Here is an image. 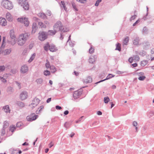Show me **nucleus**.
I'll return each instance as SVG.
<instances>
[{
  "label": "nucleus",
  "mask_w": 154,
  "mask_h": 154,
  "mask_svg": "<svg viewBox=\"0 0 154 154\" xmlns=\"http://www.w3.org/2000/svg\"><path fill=\"white\" fill-rule=\"evenodd\" d=\"M40 101V100L39 99L35 97L32 100V103L29 106H30L31 105H34V106H33V107H34L39 104Z\"/></svg>",
  "instance_id": "nucleus-10"
},
{
  "label": "nucleus",
  "mask_w": 154,
  "mask_h": 154,
  "mask_svg": "<svg viewBox=\"0 0 154 154\" xmlns=\"http://www.w3.org/2000/svg\"><path fill=\"white\" fill-rule=\"evenodd\" d=\"M9 126V123L8 122L5 121L4 122L3 128L6 129Z\"/></svg>",
  "instance_id": "nucleus-34"
},
{
  "label": "nucleus",
  "mask_w": 154,
  "mask_h": 154,
  "mask_svg": "<svg viewBox=\"0 0 154 154\" xmlns=\"http://www.w3.org/2000/svg\"><path fill=\"white\" fill-rule=\"evenodd\" d=\"M136 13V11H134V15L132 16L130 18V21H131L132 20H134L136 18V17L137 16L136 14H135Z\"/></svg>",
  "instance_id": "nucleus-32"
},
{
  "label": "nucleus",
  "mask_w": 154,
  "mask_h": 154,
  "mask_svg": "<svg viewBox=\"0 0 154 154\" xmlns=\"http://www.w3.org/2000/svg\"><path fill=\"white\" fill-rule=\"evenodd\" d=\"M40 16L43 19H47V17L46 15L44 13H41L40 14Z\"/></svg>",
  "instance_id": "nucleus-33"
},
{
  "label": "nucleus",
  "mask_w": 154,
  "mask_h": 154,
  "mask_svg": "<svg viewBox=\"0 0 154 154\" xmlns=\"http://www.w3.org/2000/svg\"><path fill=\"white\" fill-rule=\"evenodd\" d=\"M143 32L144 33L147 34L148 32V30L146 27H144L143 29Z\"/></svg>",
  "instance_id": "nucleus-46"
},
{
  "label": "nucleus",
  "mask_w": 154,
  "mask_h": 154,
  "mask_svg": "<svg viewBox=\"0 0 154 154\" xmlns=\"http://www.w3.org/2000/svg\"><path fill=\"white\" fill-rule=\"evenodd\" d=\"M38 29L37 24L35 23H33L32 26V33L33 34L35 33Z\"/></svg>",
  "instance_id": "nucleus-13"
},
{
  "label": "nucleus",
  "mask_w": 154,
  "mask_h": 154,
  "mask_svg": "<svg viewBox=\"0 0 154 154\" xmlns=\"http://www.w3.org/2000/svg\"><path fill=\"white\" fill-rule=\"evenodd\" d=\"M0 78L1 79V80L2 81V82H6L7 81L4 78L2 77H1L0 76Z\"/></svg>",
  "instance_id": "nucleus-60"
},
{
  "label": "nucleus",
  "mask_w": 154,
  "mask_h": 154,
  "mask_svg": "<svg viewBox=\"0 0 154 154\" xmlns=\"http://www.w3.org/2000/svg\"><path fill=\"white\" fill-rule=\"evenodd\" d=\"M18 3L24 10H28L29 9V4L26 0H18Z\"/></svg>",
  "instance_id": "nucleus-3"
},
{
  "label": "nucleus",
  "mask_w": 154,
  "mask_h": 154,
  "mask_svg": "<svg viewBox=\"0 0 154 154\" xmlns=\"http://www.w3.org/2000/svg\"><path fill=\"white\" fill-rule=\"evenodd\" d=\"M133 44L134 45H137L139 43V38L136 37L133 41Z\"/></svg>",
  "instance_id": "nucleus-26"
},
{
  "label": "nucleus",
  "mask_w": 154,
  "mask_h": 154,
  "mask_svg": "<svg viewBox=\"0 0 154 154\" xmlns=\"http://www.w3.org/2000/svg\"><path fill=\"white\" fill-rule=\"evenodd\" d=\"M57 32V31L56 30H55V29H54V30H49L47 34L48 35H55Z\"/></svg>",
  "instance_id": "nucleus-20"
},
{
  "label": "nucleus",
  "mask_w": 154,
  "mask_h": 154,
  "mask_svg": "<svg viewBox=\"0 0 154 154\" xmlns=\"http://www.w3.org/2000/svg\"><path fill=\"white\" fill-rule=\"evenodd\" d=\"M69 43V45L71 47H73L74 46V44L71 41L69 42H68Z\"/></svg>",
  "instance_id": "nucleus-62"
},
{
  "label": "nucleus",
  "mask_w": 154,
  "mask_h": 154,
  "mask_svg": "<svg viewBox=\"0 0 154 154\" xmlns=\"http://www.w3.org/2000/svg\"><path fill=\"white\" fill-rule=\"evenodd\" d=\"M28 67L26 65L23 66L21 69V72L22 73H24L28 71Z\"/></svg>",
  "instance_id": "nucleus-12"
},
{
  "label": "nucleus",
  "mask_w": 154,
  "mask_h": 154,
  "mask_svg": "<svg viewBox=\"0 0 154 154\" xmlns=\"http://www.w3.org/2000/svg\"><path fill=\"white\" fill-rule=\"evenodd\" d=\"M77 1L82 3H85L86 2V0H76Z\"/></svg>",
  "instance_id": "nucleus-56"
},
{
  "label": "nucleus",
  "mask_w": 154,
  "mask_h": 154,
  "mask_svg": "<svg viewBox=\"0 0 154 154\" xmlns=\"http://www.w3.org/2000/svg\"><path fill=\"white\" fill-rule=\"evenodd\" d=\"M146 52L145 51H142L139 54L143 56L146 55Z\"/></svg>",
  "instance_id": "nucleus-54"
},
{
  "label": "nucleus",
  "mask_w": 154,
  "mask_h": 154,
  "mask_svg": "<svg viewBox=\"0 0 154 154\" xmlns=\"http://www.w3.org/2000/svg\"><path fill=\"white\" fill-rule=\"evenodd\" d=\"M109 98L108 97H104V101L106 103H107L109 101Z\"/></svg>",
  "instance_id": "nucleus-35"
},
{
  "label": "nucleus",
  "mask_w": 154,
  "mask_h": 154,
  "mask_svg": "<svg viewBox=\"0 0 154 154\" xmlns=\"http://www.w3.org/2000/svg\"><path fill=\"white\" fill-rule=\"evenodd\" d=\"M46 14L49 16L51 15V11L49 10H47L46 12Z\"/></svg>",
  "instance_id": "nucleus-58"
},
{
  "label": "nucleus",
  "mask_w": 154,
  "mask_h": 154,
  "mask_svg": "<svg viewBox=\"0 0 154 154\" xmlns=\"http://www.w3.org/2000/svg\"><path fill=\"white\" fill-rule=\"evenodd\" d=\"M50 69L51 70V72L53 73H54L56 71V68L54 66H50Z\"/></svg>",
  "instance_id": "nucleus-29"
},
{
  "label": "nucleus",
  "mask_w": 154,
  "mask_h": 154,
  "mask_svg": "<svg viewBox=\"0 0 154 154\" xmlns=\"http://www.w3.org/2000/svg\"><path fill=\"white\" fill-rule=\"evenodd\" d=\"M10 37L11 39L16 38V36L14 34V31L13 30H11L10 31Z\"/></svg>",
  "instance_id": "nucleus-23"
},
{
  "label": "nucleus",
  "mask_w": 154,
  "mask_h": 154,
  "mask_svg": "<svg viewBox=\"0 0 154 154\" xmlns=\"http://www.w3.org/2000/svg\"><path fill=\"white\" fill-rule=\"evenodd\" d=\"M116 48L115 49L116 50H117L119 51H121V45L120 44L118 43L116 45Z\"/></svg>",
  "instance_id": "nucleus-27"
},
{
  "label": "nucleus",
  "mask_w": 154,
  "mask_h": 154,
  "mask_svg": "<svg viewBox=\"0 0 154 154\" xmlns=\"http://www.w3.org/2000/svg\"><path fill=\"white\" fill-rule=\"evenodd\" d=\"M22 36L20 35L17 42L18 45L20 46L23 45L25 43L26 40L22 37Z\"/></svg>",
  "instance_id": "nucleus-6"
},
{
  "label": "nucleus",
  "mask_w": 154,
  "mask_h": 154,
  "mask_svg": "<svg viewBox=\"0 0 154 154\" xmlns=\"http://www.w3.org/2000/svg\"><path fill=\"white\" fill-rule=\"evenodd\" d=\"M28 97L27 93L26 91H23L22 92L20 95V98L22 100H23L26 99Z\"/></svg>",
  "instance_id": "nucleus-8"
},
{
  "label": "nucleus",
  "mask_w": 154,
  "mask_h": 154,
  "mask_svg": "<svg viewBox=\"0 0 154 154\" xmlns=\"http://www.w3.org/2000/svg\"><path fill=\"white\" fill-rule=\"evenodd\" d=\"M50 74V72L48 70L45 71L44 72V75L46 76L49 75Z\"/></svg>",
  "instance_id": "nucleus-45"
},
{
  "label": "nucleus",
  "mask_w": 154,
  "mask_h": 154,
  "mask_svg": "<svg viewBox=\"0 0 154 154\" xmlns=\"http://www.w3.org/2000/svg\"><path fill=\"white\" fill-rule=\"evenodd\" d=\"M94 48H92V47L91 46V48L89 49V52L90 54H91L94 52Z\"/></svg>",
  "instance_id": "nucleus-44"
},
{
  "label": "nucleus",
  "mask_w": 154,
  "mask_h": 154,
  "mask_svg": "<svg viewBox=\"0 0 154 154\" xmlns=\"http://www.w3.org/2000/svg\"><path fill=\"white\" fill-rule=\"evenodd\" d=\"M133 57L134 60L136 61H139V60L140 58L138 55H134Z\"/></svg>",
  "instance_id": "nucleus-36"
},
{
  "label": "nucleus",
  "mask_w": 154,
  "mask_h": 154,
  "mask_svg": "<svg viewBox=\"0 0 154 154\" xmlns=\"http://www.w3.org/2000/svg\"><path fill=\"white\" fill-rule=\"evenodd\" d=\"M6 17L8 21H12L13 20L12 17L10 13H7Z\"/></svg>",
  "instance_id": "nucleus-17"
},
{
  "label": "nucleus",
  "mask_w": 154,
  "mask_h": 154,
  "mask_svg": "<svg viewBox=\"0 0 154 154\" xmlns=\"http://www.w3.org/2000/svg\"><path fill=\"white\" fill-rule=\"evenodd\" d=\"M11 73L14 74L17 72V70L15 69H12L11 70Z\"/></svg>",
  "instance_id": "nucleus-55"
},
{
  "label": "nucleus",
  "mask_w": 154,
  "mask_h": 154,
  "mask_svg": "<svg viewBox=\"0 0 154 154\" xmlns=\"http://www.w3.org/2000/svg\"><path fill=\"white\" fill-rule=\"evenodd\" d=\"M15 39L16 38L11 39V40L10 41V42L12 45H13L15 44L16 42Z\"/></svg>",
  "instance_id": "nucleus-37"
},
{
  "label": "nucleus",
  "mask_w": 154,
  "mask_h": 154,
  "mask_svg": "<svg viewBox=\"0 0 154 154\" xmlns=\"http://www.w3.org/2000/svg\"><path fill=\"white\" fill-rule=\"evenodd\" d=\"M128 73V72L127 71H117V73L118 74H121L123 73L127 74Z\"/></svg>",
  "instance_id": "nucleus-51"
},
{
  "label": "nucleus",
  "mask_w": 154,
  "mask_h": 154,
  "mask_svg": "<svg viewBox=\"0 0 154 154\" xmlns=\"http://www.w3.org/2000/svg\"><path fill=\"white\" fill-rule=\"evenodd\" d=\"M5 69V67L4 65L0 66V72L4 71Z\"/></svg>",
  "instance_id": "nucleus-47"
},
{
  "label": "nucleus",
  "mask_w": 154,
  "mask_h": 154,
  "mask_svg": "<svg viewBox=\"0 0 154 154\" xmlns=\"http://www.w3.org/2000/svg\"><path fill=\"white\" fill-rule=\"evenodd\" d=\"M5 129L3 128L2 129L1 135L2 136H3L5 134Z\"/></svg>",
  "instance_id": "nucleus-53"
},
{
  "label": "nucleus",
  "mask_w": 154,
  "mask_h": 154,
  "mask_svg": "<svg viewBox=\"0 0 154 154\" xmlns=\"http://www.w3.org/2000/svg\"><path fill=\"white\" fill-rule=\"evenodd\" d=\"M12 88L11 87H8L7 89V91L8 92H12Z\"/></svg>",
  "instance_id": "nucleus-59"
},
{
  "label": "nucleus",
  "mask_w": 154,
  "mask_h": 154,
  "mask_svg": "<svg viewBox=\"0 0 154 154\" xmlns=\"http://www.w3.org/2000/svg\"><path fill=\"white\" fill-rule=\"evenodd\" d=\"M50 45L48 43L46 44L44 47V50L46 51H47L48 49H49Z\"/></svg>",
  "instance_id": "nucleus-28"
},
{
  "label": "nucleus",
  "mask_w": 154,
  "mask_h": 154,
  "mask_svg": "<svg viewBox=\"0 0 154 154\" xmlns=\"http://www.w3.org/2000/svg\"><path fill=\"white\" fill-rule=\"evenodd\" d=\"M16 104L18 106L21 108L25 106L24 103L21 101H17Z\"/></svg>",
  "instance_id": "nucleus-19"
},
{
  "label": "nucleus",
  "mask_w": 154,
  "mask_h": 154,
  "mask_svg": "<svg viewBox=\"0 0 154 154\" xmlns=\"http://www.w3.org/2000/svg\"><path fill=\"white\" fill-rule=\"evenodd\" d=\"M56 109L57 110H60L61 109L62 107L58 105L56 106H55Z\"/></svg>",
  "instance_id": "nucleus-63"
},
{
  "label": "nucleus",
  "mask_w": 154,
  "mask_h": 154,
  "mask_svg": "<svg viewBox=\"0 0 154 154\" xmlns=\"http://www.w3.org/2000/svg\"><path fill=\"white\" fill-rule=\"evenodd\" d=\"M16 129V127L15 126L11 127V126H10L9 130L12 132H13Z\"/></svg>",
  "instance_id": "nucleus-40"
},
{
  "label": "nucleus",
  "mask_w": 154,
  "mask_h": 154,
  "mask_svg": "<svg viewBox=\"0 0 154 154\" xmlns=\"http://www.w3.org/2000/svg\"><path fill=\"white\" fill-rule=\"evenodd\" d=\"M102 1V0H97L96 2V3L95 4V5L96 6H98L99 5V3L101 2Z\"/></svg>",
  "instance_id": "nucleus-52"
},
{
  "label": "nucleus",
  "mask_w": 154,
  "mask_h": 154,
  "mask_svg": "<svg viewBox=\"0 0 154 154\" xmlns=\"http://www.w3.org/2000/svg\"><path fill=\"white\" fill-rule=\"evenodd\" d=\"M64 127L66 128H68L69 126V123L66 122L64 124Z\"/></svg>",
  "instance_id": "nucleus-57"
},
{
  "label": "nucleus",
  "mask_w": 154,
  "mask_h": 154,
  "mask_svg": "<svg viewBox=\"0 0 154 154\" xmlns=\"http://www.w3.org/2000/svg\"><path fill=\"white\" fill-rule=\"evenodd\" d=\"M92 82V78L90 76H88L87 78L83 80L84 83H88Z\"/></svg>",
  "instance_id": "nucleus-16"
},
{
  "label": "nucleus",
  "mask_w": 154,
  "mask_h": 154,
  "mask_svg": "<svg viewBox=\"0 0 154 154\" xmlns=\"http://www.w3.org/2000/svg\"><path fill=\"white\" fill-rule=\"evenodd\" d=\"M53 28L54 29H55V30L57 31H60L63 32H65L69 31L68 28L63 26L61 22L60 21H58L54 24Z\"/></svg>",
  "instance_id": "nucleus-1"
},
{
  "label": "nucleus",
  "mask_w": 154,
  "mask_h": 154,
  "mask_svg": "<svg viewBox=\"0 0 154 154\" xmlns=\"http://www.w3.org/2000/svg\"><path fill=\"white\" fill-rule=\"evenodd\" d=\"M133 60L134 59L133 57H130L128 59L130 63H132Z\"/></svg>",
  "instance_id": "nucleus-61"
},
{
  "label": "nucleus",
  "mask_w": 154,
  "mask_h": 154,
  "mask_svg": "<svg viewBox=\"0 0 154 154\" xmlns=\"http://www.w3.org/2000/svg\"><path fill=\"white\" fill-rule=\"evenodd\" d=\"M97 58L96 55L91 56L89 59V62L90 63H93L95 61L96 59Z\"/></svg>",
  "instance_id": "nucleus-15"
},
{
  "label": "nucleus",
  "mask_w": 154,
  "mask_h": 154,
  "mask_svg": "<svg viewBox=\"0 0 154 154\" xmlns=\"http://www.w3.org/2000/svg\"><path fill=\"white\" fill-rule=\"evenodd\" d=\"M47 63L45 64V66L48 69V68H50V66H51L50 65L49 62L48 61V60H46Z\"/></svg>",
  "instance_id": "nucleus-48"
},
{
  "label": "nucleus",
  "mask_w": 154,
  "mask_h": 154,
  "mask_svg": "<svg viewBox=\"0 0 154 154\" xmlns=\"http://www.w3.org/2000/svg\"><path fill=\"white\" fill-rule=\"evenodd\" d=\"M11 52V49H8L5 50V51L4 52L5 54L8 55L10 54Z\"/></svg>",
  "instance_id": "nucleus-41"
},
{
  "label": "nucleus",
  "mask_w": 154,
  "mask_h": 154,
  "mask_svg": "<svg viewBox=\"0 0 154 154\" xmlns=\"http://www.w3.org/2000/svg\"><path fill=\"white\" fill-rule=\"evenodd\" d=\"M38 25L41 27V28H46V25L45 24L43 23L42 22H39L38 23Z\"/></svg>",
  "instance_id": "nucleus-30"
},
{
  "label": "nucleus",
  "mask_w": 154,
  "mask_h": 154,
  "mask_svg": "<svg viewBox=\"0 0 154 154\" xmlns=\"http://www.w3.org/2000/svg\"><path fill=\"white\" fill-rule=\"evenodd\" d=\"M82 91H74L73 94V96L75 99H76L79 97L82 94Z\"/></svg>",
  "instance_id": "nucleus-9"
},
{
  "label": "nucleus",
  "mask_w": 154,
  "mask_h": 154,
  "mask_svg": "<svg viewBox=\"0 0 154 154\" xmlns=\"http://www.w3.org/2000/svg\"><path fill=\"white\" fill-rule=\"evenodd\" d=\"M17 21L23 23L25 26H28L29 24V22L28 18H19L17 19Z\"/></svg>",
  "instance_id": "nucleus-5"
},
{
  "label": "nucleus",
  "mask_w": 154,
  "mask_h": 154,
  "mask_svg": "<svg viewBox=\"0 0 154 154\" xmlns=\"http://www.w3.org/2000/svg\"><path fill=\"white\" fill-rule=\"evenodd\" d=\"M124 43L125 45H127V43L128 42L129 38L128 37H126L124 40Z\"/></svg>",
  "instance_id": "nucleus-39"
},
{
  "label": "nucleus",
  "mask_w": 154,
  "mask_h": 154,
  "mask_svg": "<svg viewBox=\"0 0 154 154\" xmlns=\"http://www.w3.org/2000/svg\"><path fill=\"white\" fill-rule=\"evenodd\" d=\"M115 76V75H114L111 74H109L107 76V77L106 78V79H104L102 80H100L96 83V84H98V83H100L101 82H103L106 80H108L110 78H112L114 77Z\"/></svg>",
  "instance_id": "nucleus-14"
},
{
  "label": "nucleus",
  "mask_w": 154,
  "mask_h": 154,
  "mask_svg": "<svg viewBox=\"0 0 154 154\" xmlns=\"http://www.w3.org/2000/svg\"><path fill=\"white\" fill-rule=\"evenodd\" d=\"M49 50L50 51L54 52L57 50L55 46L54 45H52L50 46Z\"/></svg>",
  "instance_id": "nucleus-21"
},
{
  "label": "nucleus",
  "mask_w": 154,
  "mask_h": 154,
  "mask_svg": "<svg viewBox=\"0 0 154 154\" xmlns=\"http://www.w3.org/2000/svg\"><path fill=\"white\" fill-rule=\"evenodd\" d=\"M5 37H3V41H2V45L1 47H2V48H4V47L5 46V45L4 44H5Z\"/></svg>",
  "instance_id": "nucleus-43"
},
{
  "label": "nucleus",
  "mask_w": 154,
  "mask_h": 154,
  "mask_svg": "<svg viewBox=\"0 0 154 154\" xmlns=\"http://www.w3.org/2000/svg\"><path fill=\"white\" fill-rule=\"evenodd\" d=\"M0 25L5 26L7 25V21L5 18L0 17Z\"/></svg>",
  "instance_id": "nucleus-11"
},
{
  "label": "nucleus",
  "mask_w": 154,
  "mask_h": 154,
  "mask_svg": "<svg viewBox=\"0 0 154 154\" xmlns=\"http://www.w3.org/2000/svg\"><path fill=\"white\" fill-rule=\"evenodd\" d=\"M2 4L5 8L8 10L11 9L13 7L12 2L8 0L3 1Z\"/></svg>",
  "instance_id": "nucleus-2"
},
{
  "label": "nucleus",
  "mask_w": 154,
  "mask_h": 154,
  "mask_svg": "<svg viewBox=\"0 0 154 154\" xmlns=\"http://www.w3.org/2000/svg\"><path fill=\"white\" fill-rule=\"evenodd\" d=\"M35 54H33L32 55V56L30 57V59L28 61V62H32L33 60L35 58Z\"/></svg>",
  "instance_id": "nucleus-38"
},
{
  "label": "nucleus",
  "mask_w": 154,
  "mask_h": 154,
  "mask_svg": "<svg viewBox=\"0 0 154 154\" xmlns=\"http://www.w3.org/2000/svg\"><path fill=\"white\" fill-rule=\"evenodd\" d=\"M38 39L41 41H44L47 38L48 34L46 32L42 31L39 32Z\"/></svg>",
  "instance_id": "nucleus-4"
},
{
  "label": "nucleus",
  "mask_w": 154,
  "mask_h": 154,
  "mask_svg": "<svg viewBox=\"0 0 154 154\" xmlns=\"http://www.w3.org/2000/svg\"><path fill=\"white\" fill-rule=\"evenodd\" d=\"M61 4H60V7L62 8H63L64 9V10L66 11L67 8H66V6L65 5V3L63 1H61Z\"/></svg>",
  "instance_id": "nucleus-24"
},
{
  "label": "nucleus",
  "mask_w": 154,
  "mask_h": 154,
  "mask_svg": "<svg viewBox=\"0 0 154 154\" xmlns=\"http://www.w3.org/2000/svg\"><path fill=\"white\" fill-rule=\"evenodd\" d=\"M36 81L37 83L41 84L43 80L41 78L38 79L36 80Z\"/></svg>",
  "instance_id": "nucleus-49"
},
{
  "label": "nucleus",
  "mask_w": 154,
  "mask_h": 154,
  "mask_svg": "<svg viewBox=\"0 0 154 154\" xmlns=\"http://www.w3.org/2000/svg\"><path fill=\"white\" fill-rule=\"evenodd\" d=\"M72 7L73 8V9H74V10L75 11H78V9L76 8V6L75 5V3L72 2Z\"/></svg>",
  "instance_id": "nucleus-42"
},
{
  "label": "nucleus",
  "mask_w": 154,
  "mask_h": 154,
  "mask_svg": "<svg viewBox=\"0 0 154 154\" xmlns=\"http://www.w3.org/2000/svg\"><path fill=\"white\" fill-rule=\"evenodd\" d=\"M16 83L17 86H18L19 89H20L21 88V86L20 85V84L18 82H16Z\"/></svg>",
  "instance_id": "nucleus-64"
},
{
  "label": "nucleus",
  "mask_w": 154,
  "mask_h": 154,
  "mask_svg": "<svg viewBox=\"0 0 154 154\" xmlns=\"http://www.w3.org/2000/svg\"><path fill=\"white\" fill-rule=\"evenodd\" d=\"M146 78L145 76L143 75L140 76L138 79L140 80L143 81L146 79Z\"/></svg>",
  "instance_id": "nucleus-50"
},
{
  "label": "nucleus",
  "mask_w": 154,
  "mask_h": 154,
  "mask_svg": "<svg viewBox=\"0 0 154 154\" xmlns=\"http://www.w3.org/2000/svg\"><path fill=\"white\" fill-rule=\"evenodd\" d=\"M44 106L43 105H42L38 108V109L36 111V113L37 114H39L42 112V111L43 109Z\"/></svg>",
  "instance_id": "nucleus-18"
},
{
  "label": "nucleus",
  "mask_w": 154,
  "mask_h": 154,
  "mask_svg": "<svg viewBox=\"0 0 154 154\" xmlns=\"http://www.w3.org/2000/svg\"><path fill=\"white\" fill-rule=\"evenodd\" d=\"M38 116L35 115L34 113H32L30 116H27L26 119L29 121H32L36 119Z\"/></svg>",
  "instance_id": "nucleus-7"
},
{
  "label": "nucleus",
  "mask_w": 154,
  "mask_h": 154,
  "mask_svg": "<svg viewBox=\"0 0 154 154\" xmlns=\"http://www.w3.org/2000/svg\"><path fill=\"white\" fill-rule=\"evenodd\" d=\"M148 62V61L147 60H143L141 62V66H144L147 64Z\"/></svg>",
  "instance_id": "nucleus-31"
},
{
  "label": "nucleus",
  "mask_w": 154,
  "mask_h": 154,
  "mask_svg": "<svg viewBox=\"0 0 154 154\" xmlns=\"http://www.w3.org/2000/svg\"><path fill=\"white\" fill-rule=\"evenodd\" d=\"M4 111L6 113L10 112V110L9 106L6 105L4 106L3 108Z\"/></svg>",
  "instance_id": "nucleus-22"
},
{
  "label": "nucleus",
  "mask_w": 154,
  "mask_h": 154,
  "mask_svg": "<svg viewBox=\"0 0 154 154\" xmlns=\"http://www.w3.org/2000/svg\"><path fill=\"white\" fill-rule=\"evenodd\" d=\"M20 36H22V37L23 38H25L26 40L28 38L29 36L30 35V34L28 33H25L23 35H21Z\"/></svg>",
  "instance_id": "nucleus-25"
}]
</instances>
